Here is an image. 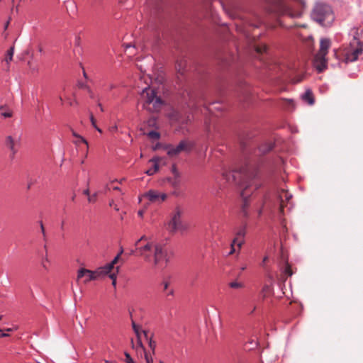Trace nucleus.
<instances>
[{"label":"nucleus","mask_w":363,"mask_h":363,"mask_svg":"<svg viewBox=\"0 0 363 363\" xmlns=\"http://www.w3.org/2000/svg\"><path fill=\"white\" fill-rule=\"evenodd\" d=\"M145 357L147 363H153L152 358L146 352L145 354Z\"/></svg>","instance_id":"38"},{"label":"nucleus","mask_w":363,"mask_h":363,"mask_svg":"<svg viewBox=\"0 0 363 363\" xmlns=\"http://www.w3.org/2000/svg\"><path fill=\"white\" fill-rule=\"evenodd\" d=\"M132 327H133V329L137 336V339H138L137 344H138V347H140V348L144 350V347H143V345L142 343V340H141V333H143V335L146 339H148V333L145 330H142L140 328V326L135 324V323L134 321H132Z\"/></svg>","instance_id":"12"},{"label":"nucleus","mask_w":363,"mask_h":363,"mask_svg":"<svg viewBox=\"0 0 363 363\" xmlns=\"http://www.w3.org/2000/svg\"><path fill=\"white\" fill-rule=\"evenodd\" d=\"M109 205H110V206L113 207L116 211H119V208H118L117 205L114 204V201H111L110 202Z\"/></svg>","instance_id":"43"},{"label":"nucleus","mask_w":363,"mask_h":363,"mask_svg":"<svg viewBox=\"0 0 363 363\" xmlns=\"http://www.w3.org/2000/svg\"><path fill=\"white\" fill-rule=\"evenodd\" d=\"M156 125V118L155 117H151L147 121V125L150 127H154Z\"/></svg>","instance_id":"32"},{"label":"nucleus","mask_w":363,"mask_h":363,"mask_svg":"<svg viewBox=\"0 0 363 363\" xmlns=\"http://www.w3.org/2000/svg\"><path fill=\"white\" fill-rule=\"evenodd\" d=\"M120 259V255H117L115 258L108 264L102 267L106 274H109L113 269L114 265L118 262Z\"/></svg>","instance_id":"16"},{"label":"nucleus","mask_w":363,"mask_h":363,"mask_svg":"<svg viewBox=\"0 0 363 363\" xmlns=\"http://www.w3.org/2000/svg\"><path fill=\"white\" fill-rule=\"evenodd\" d=\"M243 243H244V241H243L242 240H239L236 242V244H237V245H238V248H239V249H240V248L242 247V245H243Z\"/></svg>","instance_id":"46"},{"label":"nucleus","mask_w":363,"mask_h":363,"mask_svg":"<svg viewBox=\"0 0 363 363\" xmlns=\"http://www.w3.org/2000/svg\"><path fill=\"white\" fill-rule=\"evenodd\" d=\"M79 143H82V141H81L80 140H79V139H78V140L74 141V143H75L76 145H78Z\"/></svg>","instance_id":"58"},{"label":"nucleus","mask_w":363,"mask_h":363,"mask_svg":"<svg viewBox=\"0 0 363 363\" xmlns=\"http://www.w3.org/2000/svg\"><path fill=\"white\" fill-rule=\"evenodd\" d=\"M99 106L100 107L101 111H104V108H103V107H102V106H101V104H99Z\"/></svg>","instance_id":"60"},{"label":"nucleus","mask_w":363,"mask_h":363,"mask_svg":"<svg viewBox=\"0 0 363 363\" xmlns=\"http://www.w3.org/2000/svg\"><path fill=\"white\" fill-rule=\"evenodd\" d=\"M246 231H245V227L243 226L240 228L235 234V238L233 240V243H236L241 238H243L245 235Z\"/></svg>","instance_id":"20"},{"label":"nucleus","mask_w":363,"mask_h":363,"mask_svg":"<svg viewBox=\"0 0 363 363\" xmlns=\"http://www.w3.org/2000/svg\"><path fill=\"white\" fill-rule=\"evenodd\" d=\"M255 189H257V185L255 184Z\"/></svg>","instance_id":"64"},{"label":"nucleus","mask_w":363,"mask_h":363,"mask_svg":"<svg viewBox=\"0 0 363 363\" xmlns=\"http://www.w3.org/2000/svg\"><path fill=\"white\" fill-rule=\"evenodd\" d=\"M354 52V55H357V57H358L359 55H361L363 52V49L362 48V46H359L358 48H355L353 50Z\"/></svg>","instance_id":"33"},{"label":"nucleus","mask_w":363,"mask_h":363,"mask_svg":"<svg viewBox=\"0 0 363 363\" xmlns=\"http://www.w3.org/2000/svg\"><path fill=\"white\" fill-rule=\"evenodd\" d=\"M123 249L121 247V250L119 251V253L118 255H120V256L123 254Z\"/></svg>","instance_id":"55"},{"label":"nucleus","mask_w":363,"mask_h":363,"mask_svg":"<svg viewBox=\"0 0 363 363\" xmlns=\"http://www.w3.org/2000/svg\"><path fill=\"white\" fill-rule=\"evenodd\" d=\"M90 121L91 122V124H92L93 127L94 128H96V120L94 118L92 114H91V116H90Z\"/></svg>","instance_id":"41"},{"label":"nucleus","mask_w":363,"mask_h":363,"mask_svg":"<svg viewBox=\"0 0 363 363\" xmlns=\"http://www.w3.org/2000/svg\"><path fill=\"white\" fill-rule=\"evenodd\" d=\"M40 225L41 232L43 233V235H45V228L43 226V223L42 221L40 222Z\"/></svg>","instance_id":"48"},{"label":"nucleus","mask_w":363,"mask_h":363,"mask_svg":"<svg viewBox=\"0 0 363 363\" xmlns=\"http://www.w3.org/2000/svg\"><path fill=\"white\" fill-rule=\"evenodd\" d=\"M113 189L114 190L120 191V188H119V187H118V186H114Z\"/></svg>","instance_id":"59"},{"label":"nucleus","mask_w":363,"mask_h":363,"mask_svg":"<svg viewBox=\"0 0 363 363\" xmlns=\"http://www.w3.org/2000/svg\"><path fill=\"white\" fill-rule=\"evenodd\" d=\"M118 270H119V267H116V273H111L109 274V277L110 279L113 281V280H116L117 279V273L118 272Z\"/></svg>","instance_id":"36"},{"label":"nucleus","mask_w":363,"mask_h":363,"mask_svg":"<svg viewBox=\"0 0 363 363\" xmlns=\"http://www.w3.org/2000/svg\"><path fill=\"white\" fill-rule=\"evenodd\" d=\"M229 286L233 289H242L244 287V284L234 281L229 283Z\"/></svg>","instance_id":"24"},{"label":"nucleus","mask_w":363,"mask_h":363,"mask_svg":"<svg viewBox=\"0 0 363 363\" xmlns=\"http://www.w3.org/2000/svg\"><path fill=\"white\" fill-rule=\"evenodd\" d=\"M257 172L252 166L246 165L240 170H233L223 173V177L229 183H235L239 185L241 190V196L244 200L242 212L246 215L245 208L247 206L246 199L251 193L250 189L254 184L253 180L257 177Z\"/></svg>","instance_id":"2"},{"label":"nucleus","mask_w":363,"mask_h":363,"mask_svg":"<svg viewBox=\"0 0 363 363\" xmlns=\"http://www.w3.org/2000/svg\"><path fill=\"white\" fill-rule=\"evenodd\" d=\"M96 196H97V194L95 193L93 195H89L88 196V201L90 202V203H94L96 201Z\"/></svg>","instance_id":"34"},{"label":"nucleus","mask_w":363,"mask_h":363,"mask_svg":"<svg viewBox=\"0 0 363 363\" xmlns=\"http://www.w3.org/2000/svg\"><path fill=\"white\" fill-rule=\"evenodd\" d=\"M96 128V130L97 131H99V133H102L101 129H100L97 125H96V128Z\"/></svg>","instance_id":"54"},{"label":"nucleus","mask_w":363,"mask_h":363,"mask_svg":"<svg viewBox=\"0 0 363 363\" xmlns=\"http://www.w3.org/2000/svg\"><path fill=\"white\" fill-rule=\"evenodd\" d=\"M112 285H113V286L114 288H116V280H113V281H112Z\"/></svg>","instance_id":"52"},{"label":"nucleus","mask_w":363,"mask_h":363,"mask_svg":"<svg viewBox=\"0 0 363 363\" xmlns=\"http://www.w3.org/2000/svg\"><path fill=\"white\" fill-rule=\"evenodd\" d=\"M185 67V62H177L176 65V69L177 72L180 73L181 74H183V71Z\"/></svg>","instance_id":"25"},{"label":"nucleus","mask_w":363,"mask_h":363,"mask_svg":"<svg viewBox=\"0 0 363 363\" xmlns=\"http://www.w3.org/2000/svg\"><path fill=\"white\" fill-rule=\"evenodd\" d=\"M268 259H269L268 256H265V257L263 258L262 262V263H261V265H262V267H264V265H265L266 262L268 261Z\"/></svg>","instance_id":"44"},{"label":"nucleus","mask_w":363,"mask_h":363,"mask_svg":"<svg viewBox=\"0 0 363 363\" xmlns=\"http://www.w3.org/2000/svg\"><path fill=\"white\" fill-rule=\"evenodd\" d=\"M183 213L184 209L179 206H177L171 213L170 220L167 223V230L171 233H175L177 231L183 232L187 229L182 219Z\"/></svg>","instance_id":"6"},{"label":"nucleus","mask_w":363,"mask_h":363,"mask_svg":"<svg viewBox=\"0 0 363 363\" xmlns=\"http://www.w3.org/2000/svg\"><path fill=\"white\" fill-rule=\"evenodd\" d=\"M1 115L4 118H11L13 116L12 111L6 105H2L0 106Z\"/></svg>","instance_id":"17"},{"label":"nucleus","mask_w":363,"mask_h":363,"mask_svg":"<svg viewBox=\"0 0 363 363\" xmlns=\"http://www.w3.org/2000/svg\"><path fill=\"white\" fill-rule=\"evenodd\" d=\"M4 330L6 331V332H11V331H13V329L10 328H6Z\"/></svg>","instance_id":"53"},{"label":"nucleus","mask_w":363,"mask_h":363,"mask_svg":"<svg viewBox=\"0 0 363 363\" xmlns=\"http://www.w3.org/2000/svg\"><path fill=\"white\" fill-rule=\"evenodd\" d=\"M135 249L130 254L137 253L145 262H150L152 259V268L161 269L165 268L169 262L167 251L161 244L154 245L148 237L143 235L135 243Z\"/></svg>","instance_id":"1"},{"label":"nucleus","mask_w":363,"mask_h":363,"mask_svg":"<svg viewBox=\"0 0 363 363\" xmlns=\"http://www.w3.org/2000/svg\"><path fill=\"white\" fill-rule=\"evenodd\" d=\"M172 119L175 121H177V122H181L180 121V118H179V113L177 112H174L172 115Z\"/></svg>","instance_id":"35"},{"label":"nucleus","mask_w":363,"mask_h":363,"mask_svg":"<svg viewBox=\"0 0 363 363\" xmlns=\"http://www.w3.org/2000/svg\"><path fill=\"white\" fill-rule=\"evenodd\" d=\"M72 135L77 139L80 140L82 143H84L86 145V148H88V143L85 138L75 133L74 130H72Z\"/></svg>","instance_id":"29"},{"label":"nucleus","mask_w":363,"mask_h":363,"mask_svg":"<svg viewBox=\"0 0 363 363\" xmlns=\"http://www.w3.org/2000/svg\"><path fill=\"white\" fill-rule=\"evenodd\" d=\"M125 361L127 363H134L133 359L131 358L130 355L128 353L125 352Z\"/></svg>","instance_id":"37"},{"label":"nucleus","mask_w":363,"mask_h":363,"mask_svg":"<svg viewBox=\"0 0 363 363\" xmlns=\"http://www.w3.org/2000/svg\"><path fill=\"white\" fill-rule=\"evenodd\" d=\"M271 286L265 284L262 289V294L263 295V298H265L271 292Z\"/></svg>","instance_id":"26"},{"label":"nucleus","mask_w":363,"mask_h":363,"mask_svg":"<svg viewBox=\"0 0 363 363\" xmlns=\"http://www.w3.org/2000/svg\"><path fill=\"white\" fill-rule=\"evenodd\" d=\"M84 76L86 77V72H84Z\"/></svg>","instance_id":"63"},{"label":"nucleus","mask_w":363,"mask_h":363,"mask_svg":"<svg viewBox=\"0 0 363 363\" xmlns=\"http://www.w3.org/2000/svg\"><path fill=\"white\" fill-rule=\"evenodd\" d=\"M272 148H273V145L271 143H265V144L261 145L259 147L258 151L260 154H265V153L269 152L270 150H272Z\"/></svg>","instance_id":"19"},{"label":"nucleus","mask_w":363,"mask_h":363,"mask_svg":"<svg viewBox=\"0 0 363 363\" xmlns=\"http://www.w3.org/2000/svg\"><path fill=\"white\" fill-rule=\"evenodd\" d=\"M267 47L264 44L257 45L255 46V50L259 54H262V53L265 52L267 51Z\"/></svg>","instance_id":"23"},{"label":"nucleus","mask_w":363,"mask_h":363,"mask_svg":"<svg viewBox=\"0 0 363 363\" xmlns=\"http://www.w3.org/2000/svg\"><path fill=\"white\" fill-rule=\"evenodd\" d=\"M123 249L121 247V250L119 251V253L118 255H120V256L123 254Z\"/></svg>","instance_id":"56"},{"label":"nucleus","mask_w":363,"mask_h":363,"mask_svg":"<svg viewBox=\"0 0 363 363\" xmlns=\"http://www.w3.org/2000/svg\"><path fill=\"white\" fill-rule=\"evenodd\" d=\"M14 52V48L13 47L10 48V49L7 51L6 57V61L7 62H9L12 60L13 55Z\"/></svg>","instance_id":"27"},{"label":"nucleus","mask_w":363,"mask_h":363,"mask_svg":"<svg viewBox=\"0 0 363 363\" xmlns=\"http://www.w3.org/2000/svg\"><path fill=\"white\" fill-rule=\"evenodd\" d=\"M331 45L330 40L328 38H322L320 42V50L315 56V65L319 72L326 68L327 60L325 56Z\"/></svg>","instance_id":"7"},{"label":"nucleus","mask_w":363,"mask_h":363,"mask_svg":"<svg viewBox=\"0 0 363 363\" xmlns=\"http://www.w3.org/2000/svg\"><path fill=\"white\" fill-rule=\"evenodd\" d=\"M243 243H244V241H243L242 240H239L236 242V244H237V245H238V248H239V249H240V248L242 247V245H243Z\"/></svg>","instance_id":"45"},{"label":"nucleus","mask_w":363,"mask_h":363,"mask_svg":"<svg viewBox=\"0 0 363 363\" xmlns=\"http://www.w3.org/2000/svg\"><path fill=\"white\" fill-rule=\"evenodd\" d=\"M235 244L236 243H233V240L232 243L230 245V251L229 252V255H233L235 252Z\"/></svg>","instance_id":"40"},{"label":"nucleus","mask_w":363,"mask_h":363,"mask_svg":"<svg viewBox=\"0 0 363 363\" xmlns=\"http://www.w3.org/2000/svg\"><path fill=\"white\" fill-rule=\"evenodd\" d=\"M284 272L288 276L291 277L293 274V272L291 265L286 262Z\"/></svg>","instance_id":"28"},{"label":"nucleus","mask_w":363,"mask_h":363,"mask_svg":"<svg viewBox=\"0 0 363 363\" xmlns=\"http://www.w3.org/2000/svg\"><path fill=\"white\" fill-rule=\"evenodd\" d=\"M293 1L298 6V9L296 10L292 9L287 0H273L271 11L277 15H286L291 18L300 17L302 14V11L306 7V2L304 0Z\"/></svg>","instance_id":"4"},{"label":"nucleus","mask_w":363,"mask_h":363,"mask_svg":"<svg viewBox=\"0 0 363 363\" xmlns=\"http://www.w3.org/2000/svg\"><path fill=\"white\" fill-rule=\"evenodd\" d=\"M170 285L171 281L168 279H164L160 284V291L167 298L174 295V290Z\"/></svg>","instance_id":"11"},{"label":"nucleus","mask_w":363,"mask_h":363,"mask_svg":"<svg viewBox=\"0 0 363 363\" xmlns=\"http://www.w3.org/2000/svg\"><path fill=\"white\" fill-rule=\"evenodd\" d=\"M245 269H246V267H245V266H243V267H241V270H242V271L245 270Z\"/></svg>","instance_id":"61"},{"label":"nucleus","mask_w":363,"mask_h":363,"mask_svg":"<svg viewBox=\"0 0 363 363\" xmlns=\"http://www.w3.org/2000/svg\"><path fill=\"white\" fill-rule=\"evenodd\" d=\"M311 17L322 26H330L335 20L331 7L323 3H317L312 11Z\"/></svg>","instance_id":"5"},{"label":"nucleus","mask_w":363,"mask_h":363,"mask_svg":"<svg viewBox=\"0 0 363 363\" xmlns=\"http://www.w3.org/2000/svg\"><path fill=\"white\" fill-rule=\"evenodd\" d=\"M302 99L307 101L308 104L313 105L314 104V99L313 94L310 90H307L305 94L302 96Z\"/></svg>","instance_id":"18"},{"label":"nucleus","mask_w":363,"mask_h":363,"mask_svg":"<svg viewBox=\"0 0 363 363\" xmlns=\"http://www.w3.org/2000/svg\"><path fill=\"white\" fill-rule=\"evenodd\" d=\"M114 87H115V85H114V84H110L108 85V89H109L110 90H111V89H113Z\"/></svg>","instance_id":"51"},{"label":"nucleus","mask_w":363,"mask_h":363,"mask_svg":"<svg viewBox=\"0 0 363 363\" xmlns=\"http://www.w3.org/2000/svg\"><path fill=\"white\" fill-rule=\"evenodd\" d=\"M148 135L150 138H152V139H159L160 138V134L159 133L156 132V131H150L149 133H148Z\"/></svg>","instance_id":"31"},{"label":"nucleus","mask_w":363,"mask_h":363,"mask_svg":"<svg viewBox=\"0 0 363 363\" xmlns=\"http://www.w3.org/2000/svg\"><path fill=\"white\" fill-rule=\"evenodd\" d=\"M140 103L143 108L150 113H157L164 105V101L157 96L155 89L149 86L144 88L140 94Z\"/></svg>","instance_id":"3"},{"label":"nucleus","mask_w":363,"mask_h":363,"mask_svg":"<svg viewBox=\"0 0 363 363\" xmlns=\"http://www.w3.org/2000/svg\"><path fill=\"white\" fill-rule=\"evenodd\" d=\"M291 198V195L286 190H281L279 193L278 199L279 201V211L283 213L284 203L288 202Z\"/></svg>","instance_id":"13"},{"label":"nucleus","mask_w":363,"mask_h":363,"mask_svg":"<svg viewBox=\"0 0 363 363\" xmlns=\"http://www.w3.org/2000/svg\"><path fill=\"white\" fill-rule=\"evenodd\" d=\"M143 213H144V211L143 210L141 211H139L138 214L140 217H143Z\"/></svg>","instance_id":"50"},{"label":"nucleus","mask_w":363,"mask_h":363,"mask_svg":"<svg viewBox=\"0 0 363 363\" xmlns=\"http://www.w3.org/2000/svg\"><path fill=\"white\" fill-rule=\"evenodd\" d=\"M75 198V196L74 195L72 197V199L74 200Z\"/></svg>","instance_id":"62"},{"label":"nucleus","mask_w":363,"mask_h":363,"mask_svg":"<svg viewBox=\"0 0 363 363\" xmlns=\"http://www.w3.org/2000/svg\"><path fill=\"white\" fill-rule=\"evenodd\" d=\"M83 193H84V194L86 195L87 196H89L90 195L89 189H85Z\"/></svg>","instance_id":"49"},{"label":"nucleus","mask_w":363,"mask_h":363,"mask_svg":"<svg viewBox=\"0 0 363 363\" xmlns=\"http://www.w3.org/2000/svg\"><path fill=\"white\" fill-rule=\"evenodd\" d=\"M45 262H49V259L48 258V257H45V259H44V262L43 263V267L45 269V270H48V266L46 265Z\"/></svg>","instance_id":"42"},{"label":"nucleus","mask_w":363,"mask_h":363,"mask_svg":"<svg viewBox=\"0 0 363 363\" xmlns=\"http://www.w3.org/2000/svg\"><path fill=\"white\" fill-rule=\"evenodd\" d=\"M162 161V159L160 157H154L150 160V162L152 163V167L148 169L145 173L149 175H153L155 173H156L160 168V163Z\"/></svg>","instance_id":"14"},{"label":"nucleus","mask_w":363,"mask_h":363,"mask_svg":"<svg viewBox=\"0 0 363 363\" xmlns=\"http://www.w3.org/2000/svg\"><path fill=\"white\" fill-rule=\"evenodd\" d=\"M149 341V347L152 350V352H155V347H156V342L152 340V337H149L147 339Z\"/></svg>","instance_id":"30"},{"label":"nucleus","mask_w":363,"mask_h":363,"mask_svg":"<svg viewBox=\"0 0 363 363\" xmlns=\"http://www.w3.org/2000/svg\"><path fill=\"white\" fill-rule=\"evenodd\" d=\"M167 182L175 189H178L180 185V179L179 177H178L167 178Z\"/></svg>","instance_id":"22"},{"label":"nucleus","mask_w":363,"mask_h":363,"mask_svg":"<svg viewBox=\"0 0 363 363\" xmlns=\"http://www.w3.org/2000/svg\"><path fill=\"white\" fill-rule=\"evenodd\" d=\"M80 87H82V88H87L88 89V87L85 84H80Z\"/></svg>","instance_id":"57"},{"label":"nucleus","mask_w":363,"mask_h":363,"mask_svg":"<svg viewBox=\"0 0 363 363\" xmlns=\"http://www.w3.org/2000/svg\"><path fill=\"white\" fill-rule=\"evenodd\" d=\"M357 60V55H354V50H352L350 52H346L345 53V59L344 61L347 63L349 62H354Z\"/></svg>","instance_id":"21"},{"label":"nucleus","mask_w":363,"mask_h":363,"mask_svg":"<svg viewBox=\"0 0 363 363\" xmlns=\"http://www.w3.org/2000/svg\"><path fill=\"white\" fill-rule=\"evenodd\" d=\"M9 334L3 333L2 330L0 329V337H9Z\"/></svg>","instance_id":"47"},{"label":"nucleus","mask_w":363,"mask_h":363,"mask_svg":"<svg viewBox=\"0 0 363 363\" xmlns=\"http://www.w3.org/2000/svg\"><path fill=\"white\" fill-rule=\"evenodd\" d=\"M5 144L6 147L11 152V155L13 157L17 152V150L15 148V140L12 136L9 135L6 138Z\"/></svg>","instance_id":"15"},{"label":"nucleus","mask_w":363,"mask_h":363,"mask_svg":"<svg viewBox=\"0 0 363 363\" xmlns=\"http://www.w3.org/2000/svg\"><path fill=\"white\" fill-rule=\"evenodd\" d=\"M143 197L152 203L160 204L167 199V195L165 193L151 189L145 193Z\"/></svg>","instance_id":"10"},{"label":"nucleus","mask_w":363,"mask_h":363,"mask_svg":"<svg viewBox=\"0 0 363 363\" xmlns=\"http://www.w3.org/2000/svg\"><path fill=\"white\" fill-rule=\"evenodd\" d=\"M172 173L174 174V177H180V175H179V172L177 171V168L175 166H173L172 167Z\"/></svg>","instance_id":"39"},{"label":"nucleus","mask_w":363,"mask_h":363,"mask_svg":"<svg viewBox=\"0 0 363 363\" xmlns=\"http://www.w3.org/2000/svg\"><path fill=\"white\" fill-rule=\"evenodd\" d=\"M106 274V273L105 272L102 267L98 268L95 271H91L89 269L82 268L78 271L77 279H79L85 277L84 282L86 284L91 280H95Z\"/></svg>","instance_id":"8"},{"label":"nucleus","mask_w":363,"mask_h":363,"mask_svg":"<svg viewBox=\"0 0 363 363\" xmlns=\"http://www.w3.org/2000/svg\"><path fill=\"white\" fill-rule=\"evenodd\" d=\"M193 147V143L189 140H182L176 147L169 146L167 154L170 157H176L182 152H189Z\"/></svg>","instance_id":"9"}]
</instances>
